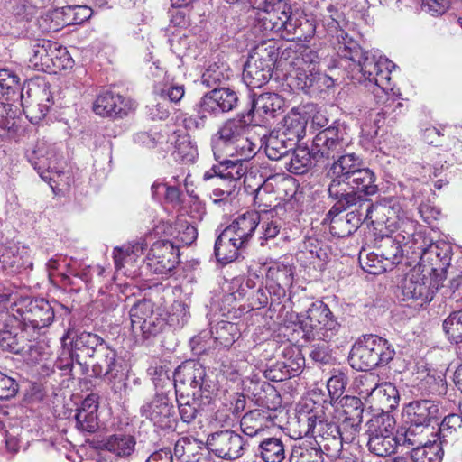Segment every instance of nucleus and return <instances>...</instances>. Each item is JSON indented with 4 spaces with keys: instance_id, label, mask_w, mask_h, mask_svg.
I'll return each mask as SVG.
<instances>
[{
    "instance_id": "1",
    "label": "nucleus",
    "mask_w": 462,
    "mask_h": 462,
    "mask_svg": "<svg viewBox=\"0 0 462 462\" xmlns=\"http://www.w3.org/2000/svg\"><path fill=\"white\" fill-rule=\"evenodd\" d=\"M337 38V54L341 60L349 61L347 68L351 78L359 83H373L383 91L381 87L383 81L390 79L389 67L386 66L388 60H378L374 55L363 51L358 42L344 31H340Z\"/></svg>"
},
{
    "instance_id": "2",
    "label": "nucleus",
    "mask_w": 462,
    "mask_h": 462,
    "mask_svg": "<svg viewBox=\"0 0 462 462\" xmlns=\"http://www.w3.org/2000/svg\"><path fill=\"white\" fill-rule=\"evenodd\" d=\"M340 327L328 305L322 301L313 302L306 315L299 319V328L306 341H330Z\"/></svg>"
},
{
    "instance_id": "3",
    "label": "nucleus",
    "mask_w": 462,
    "mask_h": 462,
    "mask_svg": "<svg viewBox=\"0 0 462 462\" xmlns=\"http://www.w3.org/2000/svg\"><path fill=\"white\" fill-rule=\"evenodd\" d=\"M176 393H190L192 396L210 399L217 389L215 381L206 367L199 362L187 361L179 365L173 373Z\"/></svg>"
},
{
    "instance_id": "4",
    "label": "nucleus",
    "mask_w": 462,
    "mask_h": 462,
    "mask_svg": "<svg viewBox=\"0 0 462 462\" xmlns=\"http://www.w3.org/2000/svg\"><path fill=\"white\" fill-rule=\"evenodd\" d=\"M395 420L388 413L374 416L366 423L368 450L378 457H389L398 447L399 440L394 435Z\"/></svg>"
},
{
    "instance_id": "5",
    "label": "nucleus",
    "mask_w": 462,
    "mask_h": 462,
    "mask_svg": "<svg viewBox=\"0 0 462 462\" xmlns=\"http://www.w3.org/2000/svg\"><path fill=\"white\" fill-rule=\"evenodd\" d=\"M254 9L263 10V14L258 18L255 28L265 37L282 38L286 12L290 13L291 6L286 0H250Z\"/></svg>"
},
{
    "instance_id": "6",
    "label": "nucleus",
    "mask_w": 462,
    "mask_h": 462,
    "mask_svg": "<svg viewBox=\"0 0 462 462\" xmlns=\"http://www.w3.org/2000/svg\"><path fill=\"white\" fill-rule=\"evenodd\" d=\"M129 315L133 332H140L145 339L156 337L167 326L166 319L154 310V303L151 300L143 299L135 302Z\"/></svg>"
},
{
    "instance_id": "7",
    "label": "nucleus",
    "mask_w": 462,
    "mask_h": 462,
    "mask_svg": "<svg viewBox=\"0 0 462 462\" xmlns=\"http://www.w3.org/2000/svg\"><path fill=\"white\" fill-rule=\"evenodd\" d=\"M237 93L229 88H215L207 92L195 106L198 118L204 123L211 117H217L234 110L238 105Z\"/></svg>"
},
{
    "instance_id": "8",
    "label": "nucleus",
    "mask_w": 462,
    "mask_h": 462,
    "mask_svg": "<svg viewBox=\"0 0 462 462\" xmlns=\"http://www.w3.org/2000/svg\"><path fill=\"white\" fill-rule=\"evenodd\" d=\"M277 57V49L271 46L251 55L244 67V82L253 88L265 85L273 75Z\"/></svg>"
},
{
    "instance_id": "9",
    "label": "nucleus",
    "mask_w": 462,
    "mask_h": 462,
    "mask_svg": "<svg viewBox=\"0 0 462 462\" xmlns=\"http://www.w3.org/2000/svg\"><path fill=\"white\" fill-rule=\"evenodd\" d=\"M348 142L345 138V131L337 122L319 131L312 141L314 158L320 162L335 160L338 154L345 152Z\"/></svg>"
},
{
    "instance_id": "10",
    "label": "nucleus",
    "mask_w": 462,
    "mask_h": 462,
    "mask_svg": "<svg viewBox=\"0 0 462 462\" xmlns=\"http://www.w3.org/2000/svg\"><path fill=\"white\" fill-rule=\"evenodd\" d=\"M64 345H69V356L72 362L80 366L87 358H94L106 341L97 334L69 328L61 337Z\"/></svg>"
},
{
    "instance_id": "11",
    "label": "nucleus",
    "mask_w": 462,
    "mask_h": 462,
    "mask_svg": "<svg viewBox=\"0 0 462 462\" xmlns=\"http://www.w3.org/2000/svg\"><path fill=\"white\" fill-rule=\"evenodd\" d=\"M206 446L209 452L219 458L236 460L245 454L249 444L236 431L224 430L209 434Z\"/></svg>"
},
{
    "instance_id": "12",
    "label": "nucleus",
    "mask_w": 462,
    "mask_h": 462,
    "mask_svg": "<svg viewBox=\"0 0 462 462\" xmlns=\"http://www.w3.org/2000/svg\"><path fill=\"white\" fill-rule=\"evenodd\" d=\"M62 156L57 152L53 147L46 146L41 143L28 155V161L37 171L41 178L50 183L53 189L52 183L58 184V179L60 178L63 171Z\"/></svg>"
},
{
    "instance_id": "13",
    "label": "nucleus",
    "mask_w": 462,
    "mask_h": 462,
    "mask_svg": "<svg viewBox=\"0 0 462 462\" xmlns=\"http://www.w3.org/2000/svg\"><path fill=\"white\" fill-rule=\"evenodd\" d=\"M271 391V394L277 400V402H273V406L252 410L242 417L240 426L245 435L251 438L258 436L266 428L275 424L276 404H280L281 397L275 390L272 389Z\"/></svg>"
},
{
    "instance_id": "14",
    "label": "nucleus",
    "mask_w": 462,
    "mask_h": 462,
    "mask_svg": "<svg viewBox=\"0 0 462 462\" xmlns=\"http://www.w3.org/2000/svg\"><path fill=\"white\" fill-rule=\"evenodd\" d=\"M179 263V250L169 240L157 241L147 255V265L155 273L168 274Z\"/></svg>"
},
{
    "instance_id": "15",
    "label": "nucleus",
    "mask_w": 462,
    "mask_h": 462,
    "mask_svg": "<svg viewBox=\"0 0 462 462\" xmlns=\"http://www.w3.org/2000/svg\"><path fill=\"white\" fill-rule=\"evenodd\" d=\"M143 417L152 421L159 429H171L175 424V410L167 395L157 393L141 408Z\"/></svg>"
},
{
    "instance_id": "16",
    "label": "nucleus",
    "mask_w": 462,
    "mask_h": 462,
    "mask_svg": "<svg viewBox=\"0 0 462 462\" xmlns=\"http://www.w3.org/2000/svg\"><path fill=\"white\" fill-rule=\"evenodd\" d=\"M407 422L427 430L431 423L437 422L439 417V402L421 399L409 402L404 409Z\"/></svg>"
},
{
    "instance_id": "17",
    "label": "nucleus",
    "mask_w": 462,
    "mask_h": 462,
    "mask_svg": "<svg viewBox=\"0 0 462 462\" xmlns=\"http://www.w3.org/2000/svg\"><path fill=\"white\" fill-rule=\"evenodd\" d=\"M260 223V214L256 211H248L236 217L223 230L224 238L236 241L242 247H245Z\"/></svg>"
},
{
    "instance_id": "18",
    "label": "nucleus",
    "mask_w": 462,
    "mask_h": 462,
    "mask_svg": "<svg viewBox=\"0 0 462 462\" xmlns=\"http://www.w3.org/2000/svg\"><path fill=\"white\" fill-rule=\"evenodd\" d=\"M27 94L28 97H25L23 93L19 98L26 116L32 123L36 124L45 117L51 106V96L46 88L39 87L33 90H28Z\"/></svg>"
},
{
    "instance_id": "19",
    "label": "nucleus",
    "mask_w": 462,
    "mask_h": 462,
    "mask_svg": "<svg viewBox=\"0 0 462 462\" xmlns=\"http://www.w3.org/2000/svg\"><path fill=\"white\" fill-rule=\"evenodd\" d=\"M300 421L306 427L304 435L312 437L315 441H324L328 438L346 434V432H341V428L338 424L331 420L326 419L323 413L318 414L311 411L304 415V418H300Z\"/></svg>"
},
{
    "instance_id": "20",
    "label": "nucleus",
    "mask_w": 462,
    "mask_h": 462,
    "mask_svg": "<svg viewBox=\"0 0 462 462\" xmlns=\"http://www.w3.org/2000/svg\"><path fill=\"white\" fill-rule=\"evenodd\" d=\"M134 102L112 91L101 93L93 105V111L99 116L123 117L134 109Z\"/></svg>"
},
{
    "instance_id": "21",
    "label": "nucleus",
    "mask_w": 462,
    "mask_h": 462,
    "mask_svg": "<svg viewBox=\"0 0 462 462\" xmlns=\"http://www.w3.org/2000/svg\"><path fill=\"white\" fill-rule=\"evenodd\" d=\"M23 89L21 88L20 78L12 70L0 69V99L5 97L6 100L14 101L21 97ZM5 107L3 102H0V129H9V120L5 117Z\"/></svg>"
},
{
    "instance_id": "22",
    "label": "nucleus",
    "mask_w": 462,
    "mask_h": 462,
    "mask_svg": "<svg viewBox=\"0 0 462 462\" xmlns=\"http://www.w3.org/2000/svg\"><path fill=\"white\" fill-rule=\"evenodd\" d=\"M221 168L223 165H213L203 175L204 180H213V184L216 186L211 194L215 203L227 200L236 196L240 189L235 180L222 175Z\"/></svg>"
},
{
    "instance_id": "23",
    "label": "nucleus",
    "mask_w": 462,
    "mask_h": 462,
    "mask_svg": "<svg viewBox=\"0 0 462 462\" xmlns=\"http://www.w3.org/2000/svg\"><path fill=\"white\" fill-rule=\"evenodd\" d=\"M331 79L315 69L313 67L307 69L299 67L291 84L293 87L306 94L316 93L329 86Z\"/></svg>"
},
{
    "instance_id": "24",
    "label": "nucleus",
    "mask_w": 462,
    "mask_h": 462,
    "mask_svg": "<svg viewBox=\"0 0 462 462\" xmlns=\"http://www.w3.org/2000/svg\"><path fill=\"white\" fill-rule=\"evenodd\" d=\"M23 320L34 328H42L51 324L54 310L44 299H33L28 301L23 311Z\"/></svg>"
},
{
    "instance_id": "25",
    "label": "nucleus",
    "mask_w": 462,
    "mask_h": 462,
    "mask_svg": "<svg viewBox=\"0 0 462 462\" xmlns=\"http://www.w3.org/2000/svg\"><path fill=\"white\" fill-rule=\"evenodd\" d=\"M282 100L278 94L266 92L258 96L254 95L251 101V107L245 116L254 121V116H258L263 120L273 118L275 113L282 108Z\"/></svg>"
},
{
    "instance_id": "26",
    "label": "nucleus",
    "mask_w": 462,
    "mask_h": 462,
    "mask_svg": "<svg viewBox=\"0 0 462 462\" xmlns=\"http://www.w3.org/2000/svg\"><path fill=\"white\" fill-rule=\"evenodd\" d=\"M420 259L430 264L431 272L436 276L445 278L447 269L450 265L451 248L447 244H431L423 251Z\"/></svg>"
},
{
    "instance_id": "27",
    "label": "nucleus",
    "mask_w": 462,
    "mask_h": 462,
    "mask_svg": "<svg viewBox=\"0 0 462 462\" xmlns=\"http://www.w3.org/2000/svg\"><path fill=\"white\" fill-rule=\"evenodd\" d=\"M96 361L92 364V373L97 378H115L119 372L120 365L117 362V355L114 348L106 342L95 355Z\"/></svg>"
},
{
    "instance_id": "28",
    "label": "nucleus",
    "mask_w": 462,
    "mask_h": 462,
    "mask_svg": "<svg viewBox=\"0 0 462 462\" xmlns=\"http://www.w3.org/2000/svg\"><path fill=\"white\" fill-rule=\"evenodd\" d=\"M284 20L282 39L303 42L308 41L314 35V24L306 18H299L296 14H293L291 8L290 13L286 12Z\"/></svg>"
},
{
    "instance_id": "29",
    "label": "nucleus",
    "mask_w": 462,
    "mask_h": 462,
    "mask_svg": "<svg viewBox=\"0 0 462 462\" xmlns=\"http://www.w3.org/2000/svg\"><path fill=\"white\" fill-rule=\"evenodd\" d=\"M0 263L3 268L16 272L21 268L32 267L29 248L23 245L9 243L0 249Z\"/></svg>"
},
{
    "instance_id": "30",
    "label": "nucleus",
    "mask_w": 462,
    "mask_h": 462,
    "mask_svg": "<svg viewBox=\"0 0 462 462\" xmlns=\"http://www.w3.org/2000/svg\"><path fill=\"white\" fill-rule=\"evenodd\" d=\"M429 280L419 274H411L402 284V300H420V305L430 302L434 291L430 288Z\"/></svg>"
},
{
    "instance_id": "31",
    "label": "nucleus",
    "mask_w": 462,
    "mask_h": 462,
    "mask_svg": "<svg viewBox=\"0 0 462 462\" xmlns=\"http://www.w3.org/2000/svg\"><path fill=\"white\" fill-rule=\"evenodd\" d=\"M93 14V11L87 5H67L55 9L51 14V19L60 20L55 26L50 29L56 31L58 26L81 24L88 21Z\"/></svg>"
},
{
    "instance_id": "32",
    "label": "nucleus",
    "mask_w": 462,
    "mask_h": 462,
    "mask_svg": "<svg viewBox=\"0 0 462 462\" xmlns=\"http://www.w3.org/2000/svg\"><path fill=\"white\" fill-rule=\"evenodd\" d=\"M260 141L264 144V152L266 156L273 161L281 160L294 149L295 145L285 139V136L279 134L274 129L268 134H264Z\"/></svg>"
},
{
    "instance_id": "33",
    "label": "nucleus",
    "mask_w": 462,
    "mask_h": 462,
    "mask_svg": "<svg viewBox=\"0 0 462 462\" xmlns=\"http://www.w3.org/2000/svg\"><path fill=\"white\" fill-rule=\"evenodd\" d=\"M307 120L299 113H290L284 116L282 122L274 129L285 136L295 146L306 134Z\"/></svg>"
},
{
    "instance_id": "34",
    "label": "nucleus",
    "mask_w": 462,
    "mask_h": 462,
    "mask_svg": "<svg viewBox=\"0 0 462 462\" xmlns=\"http://www.w3.org/2000/svg\"><path fill=\"white\" fill-rule=\"evenodd\" d=\"M363 341L377 367L387 365L393 358L395 351L386 339L375 335H366Z\"/></svg>"
},
{
    "instance_id": "35",
    "label": "nucleus",
    "mask_w": 462,
    "mask_h": 462,
    "mask_svg": "<svg viewBox=\"0 0 462 462\" xmlns=\"http://www.w3.org/2000/svg\"><path fill=\"white\" fill-rule=\"evenodd\" d=\"M376 251V256H380L390 269L401 263L403 258V249L396 236H382L378 241Z\"/></svg>"
},
{
    "instance_id": "36",
    "label": "nucleus",
    "mask_w": 462,
    "mask_h": 462,
    "mask_svg": "<svg viewBox=\"0 0 462 462\" xmlns=\"http://www.w3.org/2000/svg\"><path fill=\"white\" fill-rule=\"evenodd\" d=\"M363 167V162L359 156L354 152L340 153L331 164L328 174L337 178H345L349 180L351 176Z\"/></svg>"
},
{
    "instance_id": "37",
    "label": "nucleus",
    "mask_w": 462,
    "mask_h": 462,
    "mask_svg": "<svg viewBox=\"0 0 462 462\" xmlns=\"http://www.w3.org/2000/svg\"><path fill=\"white\" fill-rule=\"evenodd\" d=\"M291 151L292 154L287 164V170L293 174H303L320 162L318 158H314L312 147L298 146Z\"/></svg>"
},
{
    "instance_id": "38",
    "label": "nucleus",
    "mask_w": 462,
    "mask_h": 462,
    "mask_svg": "<svg viewBox=\"0 0 462 462\" xmlns=\"http://www.w3.org/2000/svg\"><path fill=\"white\" fill-rule=\"evenodd\" d=\"M135 444V439L132 435L114 434L101 442V448L117 457H127L134 451Z\"/></svg>"
},
{
    "instance_id": "39",
    "label": "nucleus",
    "mask_w": 462,
    "mask_h": 462,
    "mask_svg": "<svg viewBox=\"0 0 462 462\" xmlns=\"http://www.w3.org/2000/svg\"><path fill=\"white\" fill-rule=\"evenodd\" d=\"M253 124V119L245 116V112L237 115L236 118L226 121L216 133L221 138L236 143L246 130V127Z\"/></svg>"
},
{
    "instance_id": "40",
    "label": "nucleus",
    "mask_w": 462,
    "mask_h": 462,
    "mask_svg": "<svg viewBox=\"0 0 462 462\" xmlns=\"http://www.w3.org/2000/svg\"><path fill=\"white\" fill-rule=\"evenodd\" d=\"M440 444H453L462 438V415L452 413L446 416L439 428Z\"/></svg>"
},
{
    "instance_id": "41",
    "label": "nucleus",
    "mask_w": 462,
    "mask_h": 462,
    "mask_svg": "<svg viewBox=\"0 0 462 462\" xmlns=\"http://www.w3.org/2000/svg\"><path fill=\"white\" fill-rule=\"evenodd\" d=\"M55 42L50 40L41 39L36 40L32 46V56L30 57V63L37 70L47 71L48 63L52 51L56 46Z\"/></svg>"
},
{
    "instance_id": "42",
    "label": "nucleus",
    "mask_w": 462,
    "mask_h": 462,
    "mask_svg": "<svg viewBox=\"0 0 462 462\" xmlns=\"http://www.w3.org/2000/svg\"><path fill=\"white\" fill-rule=\"evenodd\" d=\"M375 174L368 168L362 167L348 180L352 189L363 192L365 195H374L378 191L375 184Z\"/></svg>"
},
{
    "instance_id": "43",
    "label": "nucleus",
    "mask_w": 462,
    "mask_h": 462,
    "mask_svg": "<svg viewBox=\"0 0 462 462\" xmlns=\"http://www.w3.org/2000/svg\"><path fill=\"white\" fill-rule=\"evenodd\" d=\"M242 248L236 241L225 239L222 231L215 242L214 254L217 262L226 264L237 259Z\"/></svg>"
},
{
    "instance_id": "44",
    "label": "nucleus",
    "mask_w": 462,
    "mask_h": 462,
    "mask_svg": "<svg viewBox=\"0 0 462 462\" xmlns=\"http://www.w3.org/2000/svg\"><path fill=\"white\" fill-rule=\"evenodd\" d=\"M258 454L264 462H282L286 457L283 442L278 438H266L258 445Z\"/></svg>"
},
{
    "instance_id": "45",
    "label": "nucleus",
    "mask_w": 462,
    "mask_h": 462,
    "mask_svg": "<svg viewBox=\"0 0 462 462\" xmlns=\"http://www.w3.org/2000/svg\"><path fill=\"white\" fill-rule=\"evenodd\" d=\"M349 362L358 371H368L377 367L363 339L356 342L349 354Z\"/></svg>"
},
{
    "instance_id": "46",
    "label": "nucleus",
    "mask_w": 462,
    "mask_h": 462,
    "mask_svg": "<svg viewBox=\"0 0 462 462\" xmlns=\"http://www.w3.org/2000/svg\"><path fill=\"white\" fill-rule=\"evenodd\" d=\"M442 444L436 441H424L411 451L413 462H441L443 457Z\"/></svg>"
},
{
    "instance_id": "47",
    "label": "nucleus",
    "mask_w": 462,
    "mask_h": 462,
    "mask_svg": "<svg viewBox=\"0 0 462 462\" xmlns=\"http://www.w3.org/2000/svg\"><path fill=\"white\" fill-rule=\"evenodd\" d=\"M203 398L202 396H192L189 392L187 393H176L179 414L183 422L190 423L195 420L199 407V400Z\"/></svg>"
},
{
    "instance_id": "48",
    "label": "nucleus",
    "mask_w": 462,
    "mask_h": 462,
    "mask_svg": "<svg viewBox=\"0 0 462 462\" xmlns=\"http://www.w3.org/2000/svg\"><path fill=\"white\" fill-rule=\"evenodd\" d=\"M210 332L215 340L225 347L232 346L240 336L237 325L226 320L217 322Z\"/></svg>"
},
{
    "instance_id": "49",
    "label": "nucleus",
    "mask_w": 462,
    "mask_h": 462,
    "mask_svg": "<svg viewBox=\"0 0 462 462\" xmlns=\"http://www.w3.org/2000/svg\"><path fill=\"white\" fill-rule=\"evenodd\" d=\"M290 462H324V451L317 444L302 443L292 448Z\"/></svg>"
},
{
    "instance_id": "50",
    "label": "nucleus",
    "mask_w": 462,
    "mask_h": 462,
    "mask_svg": "<svg viewBox=\"0 0 462 462\" xmlns=\"http://www.w3.org/2000/svg\"><path fill=\"white\" fill-rule=\"evenodd\" d=\"M174 156L183 163H192L198 156V151L187 134H177L174 141Z\"/></svg>"
},
{
    "instance_id": "51",
    "label": "nucleus",
    "mask_w": 462,
    "mask_h": 462,
    "mask_svg": "<svg viewBox=\"0 0 462 462\" xmlns=\"http://www.w3.org/2000/svg\"><path fill=\"white\" fill-rule=\"evenodd\" d=\"M285 360L278 362V367L284 370L289 378L299 374L305 365V358L299 349L289 347L284 351Z\"/></svg>"
},
{
    "instance_id": "52",
    "label": "nucleus",
    "mask_w": 462,
    "mask_h": 462,
    "mask_svg": "<svg viewBox=\"0 0 462 462\" xmlns=\"http://www.w3.org/2000/svg\"><path fill=\"white\" fill-rule=\"evenodd\" d=\"M48 69L46 72L57 73L58 71L71 69L74 60L66 47L61 46L58 42L54 48V51L50 58Z\"/></svg>"
},
{
    "instance_id": "53",
    "label": "nucleus",
    "mask_w": 462,
    "mask_h": 462,
    "mask_svg": "<svg viewBox=\"0 0 462 462\" xmlns=\"http://www.w3.org/2000/svg\"><path fill=\"white\" fill-rule=\"evenodd\" d=\"M341 402L342 416L352 420V426H361L364 412V404L361 399L356 396H345Z\"/></svg>"
},
{
    "instance_id": "54",
    "label": "nucleus",
    "mask_w": 462,
    "mask_h": 462,
    "mask_svg": "<svg viewBox=\"0 0 462 462\" xmlns=\"http://www.w3.org/2000/svg\"><path fill=\"white\" fill-rule=\"evenodd\" d=\"M351 208H354L353 211L355 214L358 215L363 222L370 220L371 223L374 222L373 218L374 211L384 214L385 211L389 209V207L386 205H374L371 199L364 198L359 194L357 196L356 205L351 206Z\"/></svg>"
},
{
    "instance_id": "55",
    "label": "nucleus",
    "mask_w": 462,
    "mask_h": 462,
    "mask_svg": "<svg viewBox=\"0 0 462 462\" xmlns=\"http://www.w3.org/2000/svg\"><path fill=\"white\" fill-rule=\"evenodd\" d=\"M443 330L451 342H462V310L453 311L444 319Z\"/></svg>"
},
{
    "instance_id": "56",
    "label": "nucleus",
    "mask_w": 462,
    "mask_h": 462,
    "mask_svg": "<svg viewBox=\"0 0 462 462\" xmlns=\"http://www.w3.org/2000/svg\"><path fill=\"white\" fill-rule=\"evenodd\" d=\"M328 341H319L309 347V358L317 365H329L334 361Z\"/></svg>"
},
{
    "instance_id": "57",
    "label": "nucleus",
    "mask_w": 462,
    "mask_h": 462,
    "mask_svg": "<svg viewBox=\"0 0 462 462\" xmlns=\"http://www.w3.org/2000/svg\"><path fill=\"white\" fill-rule=\"evenodd\" d=\"M229 79V73L225 65H210L202 74L201 82L208 88H218L217 86Z\"/></svg>"
},
{
    "instance_id": "58",
    "label": "nucleus",
    "mask_w": 462,
    "mask_h": 462,
    "mask_svg": "<svg viewBox=\"0 0 462 462\" xmlns=\"http://www.w3.org/2000/svg\"><path fill=\"white\" fill-rule=\"evenodd\" d=\"M235 144L236 143L221 138L215 134L211 138V148L216 161L222 163L229 160V157H234Z\"/></svg>"
},
{
    "instance_id": "59",
    "label": "nucleus",
    "mask_w": 462,
    "mask_h": 462,
    "mask_svg": "<svg viewBox=\"0 0 462 462\" xmlns=\"http://www.w3.org/2000/svg\"><path fill=\"white\" fill-rule=\"evenodd\" d=\"M234 157H236V162H245L257 153L259 147L257 143L251 138L245 136L244 134L236 143Z\"/></svg>"
},
{
    "instance_id": "60",
    "label": "nucleus",
    "mask_w": 462,
    "mask_h": 462,
    "mask_svg": "<svg viewBox=\"0 0 462 462\" xmlns=\"http://www.w3.org/2000/svg\"><path fill=\"white\" fill-rule=\"evenodd\" d=\"M267 279L275 285L289 288L292 285L293 273L291 269L285 265L271 267L267 273Z\"/></svg>"
},
{
    "instance_id": "61",
    "label": "nucleus",
    "mask_w": 462,
    "mask_h": 462,
    "mask_svg": "<svg viewBox=\"0 0 462 462\" xmlns=\"http://www.w3.org/2000/svg\"><path fill=\"white\" fill-rule=\"evenodd\" d=\"M347 383L348 377L346 373L341 369H334L327 383L331 398H338L343 393Z\"/></svg>"
},
{
    "instance_id": "62",
    "label": "nucleus",
    "mask_w": 462,
    "mask_h": 462,
    "mask_svg": "<svg viewBox=\"0 0 462 462\" xmlns=\"http://www.w3.org/2000/svg\"><path fill=\"white\" fill-rule=\"evenodd\" d=\"M343 442H352V436L346 433L334 438H328L324 441L316 440V444L329 457H335L343 448Z\"/></svg>"
},
{
    "instance_id": "63",
    "label": "nucleus",
    "mask_w": 462,
    "mask_h": 462,
    "mask_svg": "<svg viewBox=\"0 0 462 462\" xmlns=\"http://www.w3.org/2000/svg\"><path fill=\"white\" fill-rule=\"evenodd\" d=\"M76 427L83 431L95 432L98 429L97 411H77Z\"/></svg>"
},
{
    "instance_id": "64",
    "label": "nucleus",
    "mask_w": 462,
    "mask_h": 462,
    "mask_svg": "<svg viewBox=\"0 0 462 462\" xmlns=\"http://www.w3.org/2000/svg\"><path fill=\"white\" fill-rule=\"evenodd\" d=\"M218 165H223V168H221L222 175L235 180L240 188V180L246 173V167L243 165L242 162H236V159L235 161L227 160Z\"/></svg>"
}]
</instances>
